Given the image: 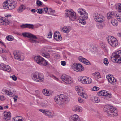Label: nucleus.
<instances>
[{"instance_id":"cd10ccee","label":"nucleus","mask_w":121,"mask_h":121,"mask_svg":"<svg viewBox=\"0 0 121 121\" xmlns=\"http://www.w3.org/2000/svg\"><path fill=\"white\" fill-rule=\"evenodd\" d=\"M42 92L43 94L46 96H49L52 95V94L50 92H49L46 89L43 90Z\"/></svg>"},{"instance_id":"4d7b16f0","label":"nucleus","mask_w":121,"mask_h":121,"mask_svg":"<svg viewBox=\"0 0 121 121\" xmlns=\"http://www.w3.org/2000/svg\"><path fill=\"white\" fill-rule=\"evenodd\" d=\"M5 97L3 95H0V100L2 101L5 100Z\"/></svg>"},{"instance_id":"473e14b6","label":"nucleus","mask_w":121,"mask_h":121,"mask_svg":"<svg viewBox=\"0 0 121 121\" xmlns=\"http://www.w3.org/2000/svg\"><path fill=\"white\" fill-rule=\"evenodd\" d=\"M111 23L113 26H117L118 25L117 21L114 19H112V20Z\"/></svg>"},{"instance_id":"58836bf2","label":"nucleus","mask_w":121,"mask_h":121,"mask_svg":"<svg viewBox=\"0 0 121 121\" xmlns=\"http://www.w3.org/2000/svg\"><path fill=\"white\" fill-rule=\"evenodd\" d=\"M84 60L83 62V63L88 65H90V63L88 60L86 59Z\"/></svg>"},{"instance_id":"c756f323","label":"nucleus","mask_w":121,"mask_h":121,"mask_svg":"<svg viewBox=\"0 0 121 121\" xmlns=\"http://www.w3.org/2000/svg\"><path fill=\"white\" fill-rule=\"evenodd\" d=\"M41 54L43 56L46 58H48L50 57V56L49 54L47 52H42Z\"/></svg>"},{"instance_id":"8fccbe9b","label":"nucleus","mask_w":121,"mask_h":121,"mask_svg":"<svg viewBox=\"0 0 121 121\" xmlns=\"http://www.w3.org/2000/svg\"><path fill=\"white\" fill-rule=\"evenodd\" d=\"M78 102L80 103H82L84 102V101L83 99H82L80 97H79L78 98Z\"/></svg>"},{"instance_id":"f257e3e1","label":"nucleus","mask_w":121,"mask_h":121,"mask_svg":"<svg viewBox=\"0 0 121 121\" xmlns=\"http://www.w3.org/2000/svg\"><path fill=\"white\" fill-rule=\"evenodd\" d=\"M103 110L107 112V115L109 117H116L118 115L117 111L113 106L107 105L104 107Z\"/></svg>"},{"instance_id":"774afa93","label":"nucleus","mask_w":121,"mask_h":121,"mask_svg":"<svg viewBox=\"0 0 121 121\" xmlns=\"http://www.w3.org/2000/svg\"><path fill=\"white\" fill-rule=\"evenodd\" d=\"M31 42H32V43H39V42L38 41L35 40H31Z\"/></svg>"},{"instance_id":"c03bdc74","label":"nucleus","mask_w":121,"mask_h":121,"mask_svg":"<svg viewBox=\"0 0 121 121\" xmlns=\"http://www.w3.org/2000/svg\"><path fill=\"white\" fill-rule=\"evenodd\" d=\"M27 28H28L29 29H33L34 28V25L33 24H27Z\"/></svg>"},{"instance_id":"bb28decb","label":"nucleus","mask_w":121,"mask_h":121,"mask_svg":"<svg viewBox=\"0 0 121 121\" xmlns=\"http://www.w3.org/2000/svg\"><path fill=\"white\" fill-rule=\"evenodd\" d=\"M87 79V77L85 76L81 77L80 82L83 84H87L86 79Z\"/></svg>"},{"instance_id":"f704fd0d","label":"nucleus","mask_w":121,"mask_h":121,"mask_svg":"<svg viewBox=\"0 0 121 121\" xmlns=\"http://www.w3.org/2000/svg\"><path fill=\"white\" fill-rule=\"evenodd\" d=\"M93 75L96 78H98L100 77V73L98 72H95L93 74Z\"/></svg>"},{"instance_id":"603ef678","label":"nucleus","mask_w":121,"mask_h":121,"mask_svg":"<svg viewBox=\"0 0 121 121\" xmlns=\"http://www.w3.org/2000/svg\"><path fill=\"white\" fill-rule=\"evenodd\" d=\"M99 87L96 86H94L92 90H93L94 91H96L99 90Z\"/></svg>"},{"instance_id":"6e6552de","label":"nucleus","mask_w":121,"mask_h":121,"mask_svg":"<svg viewBox=\"0 0 121 121\" xmlns=\"http://www.w3.org/2000/svg\"><path fill=\"white\" fill-rule=\"evenodd\" d=\"M61 79L67 84H70L73 82L72 78L66 75H63L61 77Z\"/></svg>"},{"instance_id":"a19ab883","label":"nucleus","mask_w":121,"mask_h":121,"mask_svg":"<svg viewBox=\"0 0 121 121\" xmlns=\"http://www.w3.org/2000/svg\"><path fill=\"white\" fill-rule=\"evenodd\" d=\"M77 64L74 63L71 66L72 68L74 71H76V68L77 67L76 66H77Z\"/></svg>"},{"instance_id":"423d86ee","label":"nucleus","mask_w":121,"mask_h":121,"mask_svg":"<svg viewBox=\"0 0 121 121\" xmlns=\"http://www.w3.org/2000/svg\"><path fill=\"white\" fill-rule=\"evenodd\" d=\"M34 59L36 62L40 65L46 66L47 65L48 62L40 56H34Z\"/></svg>"},{"instance_id":"0eeeda50","label":"nucleus","mask_w":121,"mask_h":121,"mask_svg":"<svg viewBox=\"0 0 121 121\" xmlns=\"http://www.w3.org/2000/svg\"><path fill=\"white\" fill-rule=\"evenodd\" d=\"M107 40L108 43L113 47H115L118 44L117 39L113 36H109L107 37Z\"/></svg>"},{"instance_id":"c85d7f7f","label":"nucleus","mask_w":121,"mask_h":121,"mask_svg":"<svg viewBox=\"0 0 121 121\" xmlns=\"http://www.w3.org/2000/svg\"><path fill=\"white\" fill-rule=\"evenodd\" d=\"M91 100L94 102L98 103L100 101L99 98L96 96L92 97L91 98Z\"/></svg>"},{"instance_id":"393cba45","label":"nucleus","mask_w":121,"mask_h":121,"mask_svg":"<svg viewBox=\"0 0 121 121\" xmlns=\"http://www.w3.org/2000/svg\"><path fill=\"white\" fill-rule=\"evenodd\" d=\"M71 27L70 26H65L62 30L63 32L64 33H67L69 32L71 30Z\"/></svg>"},{"instance_id":"79ce46f5","label":"nucleus","mask_w":121,"mask_h":121,"mask_svg":"<svg viewBox=\"0 0 121 121\" xmlns=\"http://www.w3.org/2000/svg\"><path fill=\"white\" fill-rule=\"evenodd\" d=\"M7 51L5 49H3L1 48H0V53H6L7 52Z\"/></svg>"},{"instance_id":"20e7f679","label":"nucleus","mask_w":121,"mask_h":121,"mask_svg":"<svg viewBox=\"0 0 121 121\" xmlns=\"http://www.w3.org/2000/svg\"><path fill=\"white\" fill-rule=\"evenodd\" d=\"M32 78L34 80L40 82L43 81L44 80L43 75L38 72H36L32 74Z\"/></svg>"},{"instance_id":"7c9ffc66","label":"nucleus","mask_w":121,"mask_h":121,"mask_svg":"<svg viewBox=\"0 0 121 121\" xmlns=\"http://www.w3.org/2000/svg\"><path fill=\"white\" fill-rule=\"evenodd\" d=\"M66 11L67 13H69L70 15H76V13L71 9L66 10Z\"/></svg>"},{"instance_id":"5fc2aeb1","label":"nucleus","mask_w":121,"mask_h":121,"mask_svg":"<svg viewBox=\"0 0 121 121\" xmlns=\"http://www.w3.org/2000/svg\"><path fill=\"white\" fill-rule=\"evenodd\" d=\"M13 93L12 92H11V91H8V93H7V95H9L10 97H11L12 96Z\"/></svg>"},{"instance_id":"864d4df0","label":"nucleus","mask_w":121,"mask_h":121,"mask_svg":"<svg viewBox=\"0 0 121 121\" xmlns=\"http://www.w3.org/2000/svg\"><path fill=\"white\" fill-rule=\"evenodd\" d=\"M27 24H23L20 26V27L22 28H27Z\"/></svg>"},{"instance_id":"2eb2a0df","label":"nucleus","mask_w":121,"mask_h":121,"mask_svg":"<svg viewBox=\"0 0 121 121\" xmlns=\"http://www.w3.org/2000/svg\"><path fill=\"white\" fill-rule=\"evenodd\" d=\"M0 67L3 70L9 72L11 71V68L9 65H6L3 63L0 64Z\"/></svg>"},{"instance_id":"69168bd1","label":"nucleus","mask_w":121,"mask_h":121,"mask_svg":"<svg viewBox=\"0 0 121 121\" xmlns=\"http://www.w3.org/2000/svg\"><path fill=\"white\" fill-rule=\"evenodd\" d=\"M55 57L57 59H58L60 57V56L58 54H56L55 55Z\"/></svg>"},{"instance_id":"f03ea898","label":"nucleus","mask_w":121,"mask_h":121,"mask_svg":"<svg viewBox=\"0 0 121 121\" xmlns=\"http://www.w3.org/2000/svg\"><path fill=\"white\" fill-rule=\"evenodd\" d=\"M54 99L56 103L61 105L68 103L69 101V98L63 94H61L56 96Z\"/></svg>"},{"instance_id":"0e129e2a","label":"nucleus","mask_w":121,"mask_h":121,"mask_svg":"<svg viewBox=\"0 0 121 121\" xmlns=\"http://www.w3.org/2000/svg\"><path fill=\"white\" fill-rule=\"evenodd\" d=\"M48 35L49 36V38H52V33L50 32L49 33H48Z\"/></svg>"},{"instance_id":"5701e85b","label":"nucleus","mask_w":121,"mask_h":121,"mask_svg":"<svg viewBox=\"0 0 121 121\" xmlns=\"http://www.w3.org/2000/svg\"><path fill=\"white\" fill-rule=\"evenodd\" d=\"M78 13H79L80 15H87V13L84 10L82 9H78L77 10Z\"/></svg>"},{"instance_id":"ea45409f","label":"nucleus","mask_w":121,"mask_h":121,"mask_svg":"<svg viewBox=\"0 0 121 121\" xmlns=\"http://www.w3.org/2000/svg\"><path fill=\"white\" fill-rule=\"evenodd\" d=\"M103 63L105 65H107L109 63L108 59L106 58H104V59Z\"/></svg>"},{"instance_id":"052dcab7","label":"nucleus","mask_w":121,"mask_h":121,"mask_svg":"<svg viewBox=\"0 0 121 121\" xmlns=\"http://www.w3.org/2000/svg\"><path fill=\"white\" fill-rule=\"evenodd\" d=\"M18 96L17 95H15L13 97V99H14V101L15 102H16V101L18 98Z\"/></svg>"},{"instance_id":"aec40b11","label":"nucleus","mask_w":121,"mask_h":121,"mask_svg":"<svg viewBox=\"0 0 121 121\" xmlns=\"http://www.w3.org/2000/svg\"><path fill=\"white\" fill-rule=\"evenodd\" d=\"M11 119V113L9 112L4 113V120L6 121L10 120Z\"/></svg>"},{"instance_id":"c9c22d12","label":"nucleus","mask_w":121,"mask_h":121,"mask_svg":"<svg viewBox=\"0 0 121 121\" xmlns=\"http://www.w3.org/2000/svg\"><path fill=\"white\" fill-rule=\"evenodd\" d=\"M6 38L7 40L9 41H12L14 39V38L12 36L9 35L7 36Z\"/></svg>"},{"instance_id":"6e6d98bb","label":"nucleus","mask_w":121,"mask_h":121,"mask_svg":"<svg viewBox=\"0 0 121 121\" xmlns=\"http://www.w3.org/2000/svg\"><path fill=\"white\" fill-rule=\"evenodd\" d=\"M39 110L41 112H42L44 113V114H45V115L46 114V111H47L46 110H42L41 109H39Z\"/></svg>"},{"instance_id":"bf43d9fd","label":"nucleus","mask_w":121,"mask_h":121,"mask_svg":"<svg viewBox=\"0 0 121 121\" xmlns=\"http://www.w3.org/2000/svg\"><path fill=\"white\" fill-rule=\"evenodd\" d=\"M10 78L16 81L17 79V77L14 75H13L12 76H10Z\"/></svg>"},{"instance_id":"39448f33","label":"nucleus","mask_w":121,"mask_h":121,"mask_svg":"<svg viewBox=\"0 0 121 121\" xmlns=\"http://www.w3.org/2000/svg\"><path fill=\"white\" fill-rule=\"evenodd\" d=\"M17 3L16 1L13 2L11 0H9L5 2L3 4V6L5 9L12 10L15 8Z\"/></svg>"},{"instance_id":"2f4dec72","label":"nucleus","mask_w":121,"mask_h":121,"mask_svg":"<svg viewBox=\"0 0 121 121\" xmlns=\"http://www.w3.org/2000/svg\"><path fill=\"white\" fill-rule=\"evenodd\" d=\"M45 115L48 116L49 117L52 118L53 117V115L52 113L49 111H47Z\"/></svg>"},{"instance_id":"6ab92c4d","label":"nucleus","mask_w":121,"mask_h":121,"mask_svg":"<svg viewBox=\"0 0 121 121\" xmlns=\"http://www.w3.org/2000/svg\"><path fill=\"white\" fill-rule=\"evenodd\" d=\"M106 77L108 79V81L110 83L113 84H115L116 82V79L114 77L109 75L106 76Z\"/></svg>"},{"instance_id":"412c9836","label":"nucleus","mask_w":121,"mask_h":121,"mask_svg":"<svg viewBox=\"0 0 121 121\" xmlns=\"http://www.w3.org/2000/svg\"><path fill=\"white\" fill-rule=\"evenodd\" d=\"M76 66L77 67L76 71H82L84 70L83 67L81 64H77Z\"/></svg>"},{"instance_id":"f8f14e48","label":"nucleus","mask_w":121,"mask_h":121,"mask_svg":"<svg viewBox=\"0 0 121 121\" xmlns=\"http://www.w3.org/2000/svg\"><path fill=\"white\" fill-rule=\"evenodd\" d=\"M98 95L100 96H107L108 97L111 98L112 97V95L108 93L106 90H102L97 93Z\"/></svg>"},{"instance_id":"a18cd8bd","label":"nucleus","mask_w":121,"mask_h":121,"mask_svg":"<svg viewBox=\"0 0 121 121\" xmlns=\"http://www.w3.org/2000/svg\"><path fill=\"white\" fill-rule=\"evenodd\" d=\"M8 91L5 89H3L2 90V93L4 94H7L8 93Z\"/></svg>"},{"instance_id":"b1692460","label":"nucleus","mask_w":121,"mask_h":121,"mask_svg":"<svg viewBox=\"0 0 121 121\" xmlns=\"http://www.w3.org/2000/svg\"><path fill=\"white\" fill-rule=\"evenodd\" d=\"M72 109L73 111L75 112L78 111L81 112L82 110V108L78 106H76L74 107Z\"/></svg>"},{"instance_id":"4be33fe9","label":"nucleus","mask_w":121,"mask_h":121,"mask_svg":"<svg viewBox=\"0 0 121 121\" xmlns=\"http://www.w3.org/2000/svg\"><path fill=\"white\" fill-rule=\"evenodd\" d=\"M93 17L95 20L97 22L103 21V17L102 16H94Z\"/></svg>"},{"instance_id":"49530a36","label":"nucleus","mask_w":121,"mask_h":121,"mask_svg":"<svg viewBox=\"0 0 121 121\" xmlns=\"http://www.w3.org/2000/svg\"><path fill=\"white\" fill-rule=\"evenodd\" d=\"M85 58H84L82 56H80L78 58V59L81 62H82L85 59Z\"/></svg>"},{"instance_id":"09e8293b","label":"nucleus","mask_w":121,"mask_h":121,"mask_svg":"<svg viewBox=\"0 0 121 121\" xmlns=\"http://www.w3.org/2000/svg\"><path fill=\"white\" fill-rule=\"evenodd\" d=\"M87 80V83L88 84L91 83L92 82V80L90 78L87 77V79H86Z\"/></svg>"},{"instance_id":"e2e57ef3","label":"nucleus","mask_w":121,"mask_h":121,"mask_svg":"<svg viewBox=\"0 0 121 121\" xmlns=\"http://www.w3.org/2000/svg\"><path fill=\"white\" fill-rule=\"evenodd\" d=\"M20 116H17L16 117H14V119L15 121H17V120L19 118V117Z\"/></svg>"},{"instance_id":"13d9d810","label":"nucleus","mask_w":121,"mask_h":121,"mask_svg":"<svg viewBox=\"0 0 121 121\" xmlns=\"http://www.w3.org/2000/svg\"><path fill=\"white\" fill-rule=\"evenodd\" d=\"M116 17L117 20L121 22V16H117Z\"/></svg>"},{"instance_id":"a878e982","label":"nucleus","mask_w":121,"mask_h":121,"mask_svg":"<svg viewBox=\"0 0 121 121\" xmlns=\"http://www.w3.org/2000/svg\"><path fill=\"white\" fill-rule=\"evenodd\" d=\"M54 37L55 39L57 41H59L61 40V37L59 35V34L56 32L54 34Z\"/></svg>"},{"instance_id":"9b49d317","label":"nucleus","mask_w":121,"mask_h":121,"mask_svg":"<svg viewBox=\"0 0 121 121\" xmlns=\"http://www.w3.org/2000/svg\"><path fill=\"white\" fill-rule=\"evenodd\" d=\"M13 54L15 59L21 61H23L24 59V56L21 53H20L18 52H13Z\"/></svg>"},{"instance_id":"7ed1b4c3","label":"nucleus","mask_w":121,"mask_h":121,"mask_svg":"<svg viewBox=\"0 0 121 121\" xmlns=\"http://www.w3.org/2000/svg\"><path fill=\"white\" fill-rule=\"evenodd\" d=\"M112 61L119 63H121V51L115 52L111 56Z\"/></svg>"},{"instance_id":"3c124183","label":"nucleus","mask_w":121,"mask_h":121,"mask_svg":"<svg viewBox=\"0 0 121 121\" xmlns=\"http://www.w3.org/2000/svg\"><path fill=\"white\" fill-rule=\"evenodd\" d=\"M38 6H40L42 4V3L40 1L37 0L36 2Z\"/></svg>"},{"instance_id":"680f3d73","label":"nucleus","mask_w":121,"mask_h":121,"mask_svg":"<svg viewBox=\"0 0 121 121\" xmlns=\"http://www.w3.org/2000/svg\"><path fill=\"white\" fill-rule=\"evenodd\" d=\"M39 94V91L36 90L35 92V95H37Z\"/></svg>"},{"instance_id":"f3484780","label":"nucleus","mask_w":121,"mask_h":121,"mask_svg":"<svg viewBox=\"0 0 121 121\" xmlns=\"http://www.w3.org/2000/svg\"><path fill=\"white\" fill-rule=\"evenodd\" d=\"M9 23V20L5 18L0 17V24L4 25H8Z\"/></svg>"},{"instance_id":"4c0bfd02","label":"nucleus","mask_w":121,"mask_h":121,"mask_svg":"<svg viewBox=\"0 0 121 121\" xmlns=\"http://www.w3.org/2000/svg\"><path fill=\"white\" fill-rule=\"evenodd\" d=\"M23 5H22L19 7L17 10V11L18 12H21L24 9L23 7Z\"/></svg>"},{"instance_id":"72a5a7b5","label":"nucleus","mask_w":121,"mask_h":121,"mask_svg":"<svg viewBox=\"0 0 121 121\" xmlns=\"http://www.w3.org/2000/svg\"><path fill=\"white\" fill-rule=\"evenodd\" d=\"M67 16L69 17L71 21H74L77 18L76 16Z\"/></svg>"},{"instance_id":"1a4fd4ad","label":"nucleus","mask_w":121,"mask_h":121,"mask_svg":"<svg viewBox=\"0 0 121 121\" xmlns=\"http://www.w3.org/2000/svg\"><path fill=\"white\" fill-rule=\"evenodd\" d=\"M116 9L117 11L114 12H111L107 13V15H121V4H118L117 6Z\"/></svg>"},{"instance_id":"338daca9","label":"nucleus","mask_w":121,"mask_h":121,"mask_svg":"<svg viewBox=\"0 0 121 121\" xmlns=\"http://www.w3.org/2000/svg\"><path fill=\"white\" fill-rule=\"evenodd\" d=\"M61 63L62 65L63 66H65L66 65L65 62L64 61H61Z\"/></svg>"},{"instance_id":"4468645a","label":"nucleus","mask_w":121,"mask_h":121,"mask_svg":"<svg viewBox=\"0 0 121 121\" xmlns=\"http://www.w3.org/2000/svg\"><path fill=\"white\" fill-rule=\"evenodd\" d=\"M88 18L87 16H81L78 19V22L82 24H85L86 23L85 20Z\"/></svg>"},{"instance_id":"dca6fc26","label":"nucleus","mask_w":121,"mask_h":121,"mask_svg":"<svg viewBox=\"0 0 121 121\" xmlns=\"http://www.w3.org/2000/svg\"><path fill=\"white\" fill-rule=\"evenodd\" d=\"M43 9L46 13L49 15H53L55 13V10L47 7L44 8Z\"/></svg>"},{"instance_id":"ddd939ff","label":"nucleus","mask_w":121,"mask_h":121,"mask_svg":"<svg viewBox=\"0 0 121 121\" xmlns=\"http://www.w3.org/2000/svg\"><path fill=\"white\" fill-rule=\"evenodd\" d=\"M22 34L23 36L27 37L30 39H37V37L30 33L29 32H25L22 33Z\"/></svg>"},{"instance_id":"e433bc0d","label":"nucleus","mask_w":121,"mask_h":121,"mask_svg":"<svg viewBox=\"0 0 121 121\" xmlns=\"http://www.w3.org/2000/svg\"><path fill=\"white\" fill-rule=\"evenodd\" d=\"M37 12L38 13L41 14L44 12L43 9L42 8L37 9L36 10Z\"/></svg>"},{"instance_id":"9d476101","label":"nucleus","mask_w":121,"mask_h":121,"mask_svg":"<svg viewBox=\"0 0 121 121\" xmlns=\"http://www.w3.org/2000/svg\"><path fill=\"white\" fill-rule=\"evenodd\" d=\"M75 89L77 91L78 94L81 97L86 99L87 98V94L83 92V89L82 87L78 88L77 86L76 87Z\"/></svg>"},{"instance_id":"a211bd4d","label":"nucleus","mask_w":121,"mask_h":121,"mask_svg":"<svg viewBox=\"0 0 121 121\" xmlns=\"http://www.w3.org/2000/svg\"><path fill=\"white\" fill-rule=\"evenodd\" d=\"M70 121H80V119L78 115L75 114L71 116L69 118Z\"/></svg>"},{"instance_id":"37998d69","label":"nucleus","mask_w":121,"mask_h":121,"mask_svg":"<svg viewBox=\"0 0 121 121\" xmlns=\"http://www.w3.org/2000/svg\"><path fill=\"white\" fill-rule=\"evenodd\" d=\"M41 106L43 107H45L48 105V103L47 102H43L41 104Z\"/></svg>"},{"instance_id":"de8ad7c7","label":"nucleus","mask_w":121,"mask_h":121,"mask_svg":"<svg viewBox=\"0 0 121 121\" xmlns=\"http://www.w3.org/2000/svg\"><path fill=\"white\" fill-rule=\"evenodd\" d=\"M100 44L101 47L103 48H105L106 47V45L103 42H101L100 43Z\"/></svg>"}]
</instances>
